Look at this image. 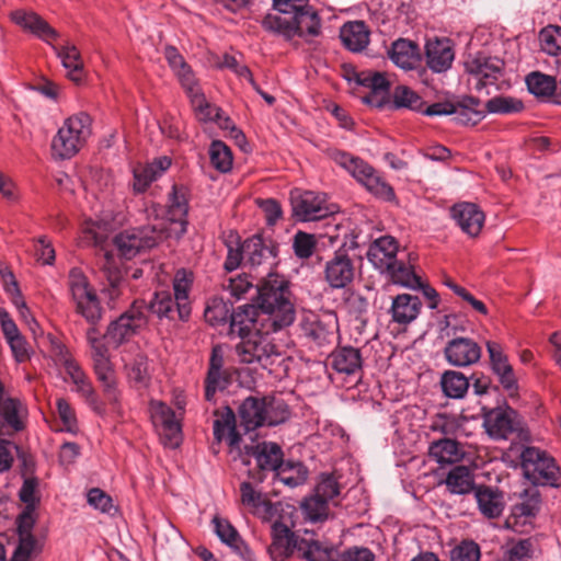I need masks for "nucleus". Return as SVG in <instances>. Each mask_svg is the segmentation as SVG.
<instances>
[{
  "label": "nucleus",
  "instance_id": "49",
  "mask_svg": "<svg viewBox=\"0 0 561 561\" xmlns=\"http://www.w3.org/2000/svg\"><path fill=\"white\" fill-rule=\"evenodd\" d=\"M526 84L530 93L536 96L552 95L557 88L556 79L551 76L535 71L526 77Z\"/></svg>",
  "mask_w": 561,
  "mask_h": 561
},
{
  "label": "nucleus",
  "instance_id": "62",
  "mask_svg": "<svg viewBox=\"0 0 561 561\" xmlns=\"http://www.w3.org/2000/svg\"><path fill=\"white\" fill-rule=\"evenodd\" d=\"M232 312L229 316V310L222 301L214 300L210 305H208L205 309L204 317L205 320L211 325H219L221 323H226L228 319L231 320Z\"/></svg>",
  "mask_w": 561,
  "mask_h": 561
},
{
  "label": "nucleus",
  "instance_id": "52",
  "mask_svg": "<svg viewBox=\"0 0 561 561\" xmlns=\"http://www.w3.org/2000/svg\"><path fill=\"white\" fill-rule=\"evenodd\" d=\"M276 477L285 485L296 488L306 482L307 469L300 462L288 463L285 467L282 465L280 468L276 470Z\"/></svg>",
  "mask_w": 561,
  "mask_h": 561
},
{
  "label": "nucleus",
  "instance_id": "45",
  "mask_svg": "<svg viewBox=\"0 0 561 561\" xmlns=\"http://www.w3.org/2000/svg\"><path fill=\"white\" fill-rule=\"evenodd\" d=\"M297 552L307 561H335L333 549L323 547L316 540L299 539Z\"/></svg>",
  "mask_w": 561,
  "mask_h": 561
},
{
  "label": "nucleus",
  "instance_id": "43",
  "mask_svg": "<svg viewBox=\"0 0 561 561\" xmlns=\"http://www.w3.org/2000/svg\"><path fill=\"white\" fill-rule=\"evenodd\" d=\"M383 274H387L393 284L402 287L411 289L422 287L421 280L413 272L412 267L402 261L397 260L393 266Z\"/></svg>",
  "mask_w": 561,
  "mask_h": 561
},
{
  "label": "nucleus",
  "instance_id": "63",
  "mask_svg": "<svg viewBox=\"0 0 561 561\" xmlns=\"http://www.w3.org/2000/svg\"><path fill=\"white\" fill-rule=\"evenodd\" d=\"M87 501L90 506L101 513L111 514L112 511H115L112 497L99 488H93L88 492Z\"/></svg>",
  "mask_w": 561,
  "mask_h": 561
},
{
  "label": "nucleus",
  "instance_id": "36",
  "mask_svg": "<svg viewBox=\"0 0 561 561\" xmlns=\"http://www.w3.org/2000/svg\"><path fill=\"white\" fill-rule=\"evenodd\" d=\"M483 426L494 439H505L514 430L511 413L502 409L486 412L483 417Z\"/></svg>",
  "mask_w": 561,
  "mask_h": 561
},
{
  "label": "nucleus",
  "instance_id": "57",
  "mask_svg": "<svg viewBox=\"0 0 561 561\" xmlns=\"http://www.w3.org/2000/svg\"><path fill=\"white\" fill-rule=\"evenodd\" d=\"M486 108L490 113L511 114L522 111L523 103L511 96H497L488 101Z\"/></svg>",
  "mask_w": 561,
  "mask_h": 561
},
{
  "label": "nucleus",
  "instance_id": "3",
  "mask_svg": "<svg viewBox=\"0 0 561 561\" xmlns=\"http://www.w3.org/2000/svg\"><path fill=\"white\" fill-rule=\"evenodd\" d=\"M259 294L257 318L262 325L270 324L278 331L295 321L296 312L291 301L288 282L277 275L268 274L267 278L256 288Z\"/></svg>",
  "mask_w": 561,
  "mask_h": 561
},
{
  "label": "nucleus",
  "instance_id": "13",
  "mask_svg": "<svg viewBox=\"0 0 561 561\" xmlns=\"http://www.w3.org/2000/svg\"><path fill=\"white\" fill-rule=\"evenodd\" d=\"M150 415L154 426L160 428L164 445L176 448L181 443V425L173 410L161 401H151Z\"/></svg>",
  "mask_w": 561,
  "mask_h": 561
},
{
  "label": "nucleus",
  "instance_id": "23",
  "mask_svg": "<svg viewBox=\"0 0 561 561\" xmlns=\"http://www.w3.org/2000/svg\"><path fill=\"white\" fill-rule=\"evenodd\" d=\"M358 84L368 88L370 94L363 98V101L369 105L381 107L389 94L390 82L381 72L362 71L356 75Z\"/></svg>",
  "mask_w": 561,
  "mask_h": 561
},
{
  "label": "nucleus",
  "instance_id": "24",
  "mask_svg": "<svg viewBox=\"0 0 561 561\" xmlns=\"http://www.w3.org/2000/svg\"><path fill=\"white\" fill-rule=\"evenodd\" d=\"M451 217L459 228L470 237H477L484 224V214L472 203H459L453 206Z\"/></svg>",
  "mask_w": 561,
  "mask_h": 561
},
{
  "label": "nucleus",
  "instance_id": "4",
  "mask_svg": "<svg viewBox=\"0 0 561 561\" xmlns=\"http://www.w3.org/2000/svg\"><path fill=\"white\" fill-rule=\"evenodd\" d=\"M160 211L161 208L152 205L147 209L148 219L151 220L153 218L151 224L141 228L125 230L115 237L114 244L122 256L131 259L139 251L151 249L170 237L165 220L159 218Z\"/></svg>",
  "mask_w": 561,
  "mask_h": 561
},
{
  "label": "nucleus",
  "instance_id": "39",
  "mask_svg": "<svg viewBox=\"0 0 561 561\" xmlns=\"http://www.w3.org/2000/svg\"><path fill=\"white\" fill-rule=\"evenodd\" d=\"M446 486L453 494H467L474 490L473 476L468 467L456 466L447 474Z\"/></svg>",
  "mask_w": 561,
  "mask_h": 561
},
{
  "label": "nucleus",
  "instance_id": "53",
  "mask_svg": "<svg viewBox=\"0 0 561 561\" xmlns=\"http://www.w3.org/2000/svg\"><path fill=\"white\" fill-rule=\"evenodd\" d=\"M93 367L99 381L104 388V391L114 398L116 380L110 357L93 362Z\"/></svg>",
  "mask_w": 561,
  "mask_h": 561
},
{
  "label": "nucleus",
  "instance_id": "19",
  "mask_svg": "<svg viewBox=\"0 0 561 561\" xmlns=\"http://www.w3.org/2000/svg\"><path fill=\"white\" fill-rule=\"evenodd\" d=\"M444 353L447 362L456 367L472 365L481 357L480 346L468 337L451 340L446 345Z\"/></svg>",
  "mask_w": 561,
  "mask_h": 561
},
{
  "label": "nucleus",
  "instance_id": "18",
  "mask_svg": "<svg viewBox=\"0 0 561 561\" xmlns=\"http://www.w3.org/2000/svg\"><path fill=\"white\" fill-rule=\"evenodd\" d=\"M486 351L490 357L491 369L496 375L500 383L511 394L515 393L517 391V379L502 346L496 342L488 341Z\"/></svg>",
  "mask_w": 561,
  "mask_h": 561
},
{
  "label": "nucleus",
  "instance_id": "48",
  "mask_svg": "<svg viewBox=\"0 0 561 561\" xmlns=\"http://www.w3.org/2000/svg\"><path fill=\"white\" fill-rule=\"evenodd\" d=\"M211 165L219 172H229L232 168V153L230 148L221 140H214L209 147Z\"/></svg>",
  "mask_w": 561,
  "mask_h": 561
},
{
  "label": "nucleus",
  "instance_id": "31",
  "mask_svg": "<svg viewBox=\"0 0 561 561\" xmlns=\"http://www.w3.org/2000/svg\"><path fill=\"white\" fill-rule=\"evenodd\" d=\"M294 511L291 505L267 500L255 516L263 523L270 524L271 530H275L276 526L294 527Z\"/></svg>",
  "mask_w": 561,
  "mask_h": 561
},
{
  "label": "nucleus",
  "instance_id": "16",
  "mask_svg": "<svg viewBox=\"0 0 561 561\" xmlns=\"http://www.w3.org/2000/svg\"><path fill=\"white\" fill-rule=\"evenodd\" d=\"M187 211V190L184 186L173 185L169 197L168 219H164L170 236L172 231H174L176 237L185 232Z\"/></svg>",
  "mask_w": 561,
  "mask_h": 561
},
{
  "label": "nucleus",
  "instance_id": "14",
  "mask_svg": "<svg viewBox=\"0 0 561 561\" xmlns=\"http://www.w3.org/2000/svg\"><path fill=\"white\" fill-rule=\"evenodd\" d=\"M300 328L305 336L318 345H322L329 343L334 336L337 329V319L333 312L322 314L309 312L302 317Z\"/></svg>",
  "mask_w": 561,
  "mask_h": 561
},
{
  "label": "nucleus",
  "instance_id": "28",
  "mask_svg": "<svg viewBox=\"0 0 561 561\" xmlns=\"http://www.w3.org/2000/svg\"><path fill=\"white\" fill-rule=\"evenodd\" d=\"M390 60L403 70H412L421 61V51L419 46L409 39L399 38L392 43L388 51Z\"/></svg>",
  "mask_w": 561,
  "mask_h": 561
},
{
  "label": "nucleus",
  "instance_id": "64",
  "mask_svg": "<svg viewBox=\"0 0 561 561\" xmlns=\"http://www.w3.org/2000/svg\"><path fill=\"white\" fill-rule=\"evenodd\" d=\"M451 561H479L480 548L473 541H463L451 550Z\"/></svg>",
  "mask_w": 561,
  "mask_h": 561
},
{
  "label": "nucleus",
  "instance_id": "35",
  "mask_svg": "<svg viewBox=\"0 0 561 561\" xmlns=\"http://www.w3.org/2000/svg\"><path fill=\"white\" fill-rule=\"evenodd\" d=\"M344 46L354 53H359L369 44V30L363 21L345 23L340 31Z\"/></svg>",
  "mask_w": 561,
  "mask_h": 561
},
{
  "label": "nucleus",
  "instance_id": "22",
  "mask_svg": "<svg viewBox=\"0 0 561 561\" xmlns=\"http://www.w3.org/2000/svg\"><path fill=\"white\" fill-rule=\"evenodd\" d=\"M425 56L428 68L436 73L447 71L455 59L451 43L447 38L427 41Z\"/></svg>",
  "mask_w": 561,
  "mask_h": 561
},
{
  "label": "nucleus",
  "instance_id": "40",
  "mask_svg": "<svg viewBox=\"0 0 561 561\" xmlns=\"http://www.w3.org/2000/svg\"><path fill=\"white\" fill-rule=\"evenodd\" d=\"M444 394L451 399H462L470 387L468 378L460 371L446 370L440 378Z\"/></svg>",
  "mask_w": 561,
  "mask_h": 561
},
{
  "label": "nucleus",
  "instance_id": "29",
  "mask_svg": "<svg viewBox=\"0 0 561 561\" xmlns=\"http://www.w3.org/2000/svg\"><path fill=\"white\" fill-rule=\"evenodd\" d=\"M291 527L276 526L271 530L272 543L268 547V554L273 561H284L294 550L298 551V541L290 530Z\"/></svg>",
  "mask_w": 561,
  "mask_h": 561
},
{
  "label": "nucleus",
  "instance_id": "51",
  "mask_svg": "<svg viewBox=\"0 0 561 561\" xmlns=\"http://www.w3.org/2000/svg\"><path fill=\"white\" fill-rule=\"evenodd\" d=\"M267 500V495L254 489L250 482L243 481L240 484V501L254 516Z\"/></svg>",
  "mask_w": 561,
  "mask_h": 561
},
{
  "label": "nucleus",
  "instance_id": "15",
  "mask_svg": "<svg viewBox=\"0 0 561 561\" xmlns=\"http://www.w3.org/2000/svg\"><path fill=\"white\" fill-rule=\"evenodd\" d=\"M124 221L123 214H114L111 209H103L96 218L84 221L82 232L87 243L101 245L108 233Z\"/></svg>",
  "mask_w": 561,
  "mask_h": 561
},
{
  "label": "nucleus",
  "instance_id": "27",
  "mask_svg": "<svg viewBox=\"0 0 561 561\" xmlns=\"http://www.w3.org/2000/svg\"><path fill=\"white\" fill-rule=\"evenodd\" d=\"M193 274L186 270H179L173 278L174 300L178 319L187 321L191 316L190 293L193 285Z\"/></svg>",
  "mask_w": 561,
  "mask_h": 561
},
{
  "label": "nucleus",
  "instance_id": "21",
  "mask_svg": "<svg viewBox=\"0 0 561 561\" xmlns=\"http://www.w3.org/2000/svg\"><path fill=\"white\" fill-rule=\"evenodd\" d=\"M398 253V243L393 237L383 236L376 239L367 252L368 261L373 266L383 274L396 263Z\"/></svg>",
  "mask_w": 561,
  "mask_h": 561
},
{
  "label": "nucleus",
  "instance_id": "42",
  "mask_svg": "<svg viewBox=\"0 0 561 561\" xmlns=\"http://www.w3.org/2000/svg\"><path fill=\"white\" fill-rule=\"evenodd\" d=\"M103 271L108 282V288L106 294L110 300H115L121 295V289L124 284V277L122 270L116 265L113 254L104 253Z\"/></svg>",
  "mask_w": 561,
  "mask_h": 561
},
{
  "label": "nucleus",
  "instance_id": "41",
  "mask_svg": "<svg viewBox=\"0 0 561 561\" xmlns=\"http://www.w3.org/2000/svg\"><path fill=\"white\" fill-rule=\"evenodd\" d=\"M243 263L251 267L261 265L272 255V250L263 244L259 237H253L242 244Z\"/></svg>",
  "mask_w": 561,
  "mask_h": 561
},
{
  "label": "nucleus",
  "instance_id": "25",
  "mask_svg": "<svg viewBox=\"0 0 561 561\" xmlns=\"http://www.w3.org/2000/svg\"><path fill=\"white\" fill-rule=\"evenodd\" d=\"M329 363L337 374L360 377L363 359L358 348L340 347L331 353Z\"/></svg>",
  "mask_w": 561,
  "mask_h": 561
},
{
  "label": "nucleus",
  "instance_id": "46",
  "mask_svg": "<svg viewBox=\"0 0 561 561\" xmlns=\"http://www.w3.org/2000/svg\"><path fill=\"white\" fill-rule=\"evenodd\" d=\"M213 524L215 533L222 543L236 552L242 551L244 542L229 520L216 516L213 519Z\"/></svg>",
  "mask_w": 561,
  "mask_h": 561
},
{
  "label": "nucleus",
  "instance_id": "44",
  "mask_svg": "<svg viewBox=\"0 0 561 561\" xmlns=\"http://www.w3.org/2000/svg\"><path fill=\"white\" fill-rule=\"evenodd\" d=\"M479 102L476 99L467 101L454 106V119L461 125L474 126L484 118V112L478 108Z\"/></svg>",
  "mask_w": 561,
  "mask_h": 561
},
{
  "label": "nucleus",
  "instance_id": "32",
  "mask_svg": "<svg viewBox=\"0 0 561 561\" xmlns=\"http://www.w3.org/2000/svg\"><path fill=\"white\" fill-rule=\"evenodd\" d=\"M421 300L417 296L401 294L392 299L390 313L392 321L398 324H409L414 321L421 310Z\"/></svg>",
  "mask_w": 561,
  "mask_h": 561
},
{
  "label": "nucleus",
  "instance_id": "11",
  "mask_svg": "<svg viewBox=\"0 0 561 561\" xmlns=\"http://www.w3.org/2000/svg\"><path fill=\"white\" fill-rule=\"evenodd\" d=\"M469 75V83L477 90L492 85L502 73L503 62L495 57L478 54L465 62Z\"/></svg>",
  "mask_w": 561,
  "mask_h": 561
},
{
  "label": "nucleus",
  "instance_id": "33",
  "mask_svg": "<svg viewBox=\"0 0 561 561\" xmlns=\"http://www.w3.org/2000/svg\"><path fill=\"white\" fill-rule=\"evenodd\" d=\"M70 80L79 83L83 79V61L76 45L67 42L60 47L51 46Z\"/></svg>",
  "mask_w": 561,
  "mask_h": 561
},
{
  "label": "nucleus",
  "instance_id": "17",
  "mask_svg": "<svg viewBox=\"0 0 561 561\" xmlns=\"http://www.w3.org/2000/svg\"><path fill=\"white\" fill-rule=\"evenodd\" d=\"M354 274V264L345 252H335L324 265V279L333 289L345 288L352 283Z\"/></svg>",
  "mask_w": 561,
  "mask_h": 561
},
{
  "label": "nucleus",
  "instance_id": "12",
  "mask_svg": "<svg viewBox=\"0 0 561 561\" xmlns=\"http://www.w3.org/2000/svg\"><path fill=\"white\" fill-rule=\"evenodd\" d=\"M146 317L144 312L134 305L128 311L114 320L107 327L104 339L107 344L114 348L127 343L139 328L145 325Z\"/></svg>",
  "mask_w": 561,
  "mask_h": 561
},
{
  "label": "nucleus",
  "instance_id": "7",
  "mask_svg": "<svg viewBox=\"0 0 561 561\" xmlns=\"http://www.w3.org/2000/svg\"><path fill=\"white\" fill-rule=\"evenodd\" d=\"M262 26L264 30L279 34L286 38H291L295 35L316 37L321 32L320 18L310 5L289 18L278 14H266L262 20Z\"/></svg>",
  "mask_w": 561,
  "mask_h": 561
},
{
  "label": "nucleus",
  "instance_id": "61",
  "mask_svg": "<svg viewBox=\"0 0 561 561\" xmlns=\"http://www.w3.org/2000/svg\"><path fill=\"white\" fill-rule=\"evenodd\" d=\"M394 104L397 107H408L412 111H422L423 107L421 98L405 87H400L396 90Z\"/></svg>",
  "mask_w": 561,
  "mask_h": 561
},
{
  "label": "nucleus",
  "instance_id": "59",
  "mask_svg": "<svg viewBox=\"0 0 561 561\" xmlns=\"http://www.w3.org/2000/svg\"><path fill=\"white\" fill-rule=\"evenodd\" d=\"M228 376L222 370H208L205 380V398L213 401L218 391H222L228 386Z\"/></svg>",
  "mask_w": 561,
  "mask_h": 561
},
{
  "label": "nucleus",
  "instance_id": "56",
  "mask_svg": "<svg viewBox=\"0 0 561 561\" xmlns=\"http://www.w3.org/2000/svg\"><path fill=\"white\" fill-rule=\"evenodd\" d=\"M26 31L47 44H51L53 41L59 37L58 32L37 13H34L32 22L27 25Z\"/></svg>",
  "mask_w": 561,
  "mask_h": 561
},
{
  "label": "nucleus",
  "instance_id": "34",
  "mask_svg": "<svg viewBox=\"0 0 561 561\" xmlns=\"http://www.w3.org/2000/svg\"><path fill=\"white\" fill-rule=\"evenodd\" d=\"M59 360L72 381L75 391L92 403L94 401V391L80 365L67 353L61 354Z\"/></svg>",
  "mask_w": 561,
  "mask_h": 561
},
{
  "label": "nucleus",
  "instance_id": "50",
  "mask_svg": "<svg viewBox=\"0 0 561 561\" xmlns=\"http://www.w3.org/2000/svg\"><path fill=\"white\" fill-rule=\"evenodd\" d=\"M540 48L543 53L559 57L561 56V26L549 25L539 33Z\"/></svg>",
  "mask_w": 561,
  "mask_h": 561
},
{
  "label": "nucleus",
  "instance_id": "30",
  "mask_svg": "<svg viewBox=\"0 0 561 561\" xmlns=\"http://www.w3.org/2000/svg\"><path fill=\"white\" fill-rule=\"evenodd\" d=\"M474 497L480 513L489 518H497L504 511L505 500L503 493L491 486H477Z\"/></svg>",
  "mask_w": 561,
  "mask_h": 561
},
{
  "label": "nucleus",
  "instance_id": "38",
  "mask_svg": "<svg viewBox=\"0 0 561 561\" xmlns=\"http://www.w3.org/2000/svg\"><path fill=\"white\" fill-rule=\"evenodd\" d=\"M428 453L439 465L457 462L463 456L458 443L449 438L432 443Z\"/></svg>",
  "mask_w": 561,
  "mask_h": 561
},
{
  "label": "nucleus",
  "instance_id": "1",
  "mask_svg": "<svg viewBox=\"0 0 561 561\" xmlns=\"http://www.w3.org/2000/svg\"><path fill=\"white\" fill-rule=\"evenodd\" d=\"M257 310L253 305L239 307L231 316V329L237 331L240 342L234 347L237 360L242 364H257L266 368L278 356L272 342L270 324H261Z\"/></svg>",
  "mask_w": 561,
  "mask_h": 561
},
{
  "label": "nucleus",
  "instance_id": "2",
  "mask_svg": "<svg viewBox=\"0 0 561 561\" xmlns=\"http://www.w3.org/2000/svg\"><path fill=\"white\" fill-rule=\"evenodd\" d=\"M69 289L76 305L77 312L92 324L87 330L85 337L91 350L92 360H101L110 357L107 341L104 342L100 332L94 327L102 318V307L94 288L90 285L83 272L73 267L69 272Z\"/></svg>",
  "mask_w": 561,
  "mask_h": 561
},
{
  "label": "nucleus",
  "instance_id": "26",
  "mask_svg": "<svg viewBox=\"0 0 561 561\" xmlns=\"http://www.w3.org/2000/svg\"><path fill=\"white\" fill-rule=\"evenodd\" d=\"M245 454L252 456L261 470L276 471L283 465L282 448L272 442H262L245 446Z\"/></svg>",
  "mask_w": 561,
  "mask_h": 561
},
{
  "label": "nucleus",
  "instance_id": "5",
  "mask_svg": "<svg viewBox=\"0 0 561 561\" xmlns=\"http://www.w3.org/2000/svg\"><path fill=\"white\" fill-rule=\"evenodd\" d=\"M332 159L376 198L385 202L394 201L392 186L368 162L345 151L333 152Z\"/></svg>",
  "mask_w": 561,
  "mask_h": 561
},
{
  "label": "nucleus",
  "instance_id": "10",
  "mask_svg": "<svg viewBox=\"0 0 561 561\" xmlns=\"http://www.w3.org/2000/svg\"><path fill=\"white\" fill-rule=\"evenodd\" d=\"M291 206L294 216L302 221L319 220L337 211L335 205L328 204L324 194L312 191H293Z\"/></svg>",
  "mask_w": 561,
  "mask_h": 561
},
{
  "label": "nucleus",
  "instance_id": "9",
  "mask_svg": "<svg viewBox=\"0 0 561 561\" xmlns=\"http://www.w3.org/2000/svg\"><path fill=\"white\" fill-rule=\"evenodd\" d=\"M522 467L528 480L536 484L556 485L558 467L546 451L525 447L520 454Z\"/></svg>",
  "mask_w": 561,
  "mask_h": 561
},
{
  "label": "nucleus",
  "instance_id": "6",
  "mask_svg": "<svg viewBox=\"0 0 561 561\" xmlns=\"http://www.w3.org/2000/svg\"><path fill=\"white\" fill-rule=\"evenodd\" d=\"M91 123L83 112L66 118L51 140L53 156L66 160L77 154L91 135Z\"/></svg>",
  "mask_w": 561,
  "mask_h": 561
},
{
  "label": "nucleus",
  "instance_id": "37",
  "mask_svg": "<svg viewBox=\"0 0 561 561\" xmlns=\"http://www.w3.org/2000/svg\"><path fill=\"white\" fill-rule=\"evenodd\" d=\"M214 435L218 442L225 439L231 448H239L241 438L236 428L234 414L230 409L220 419L215 420Z\"/></svg>",
  "mask_w": 561,
  "mask_h": 561
},
{
  "label": "nucleus",
  "instance_id": "20",
  "mask_svg": "<svg viewBox=\"0 0 561 561\" xmlns=\"http://www.w3.org/2000/svg\"><path fill=\"white\" fill-rule=\"evenodd\" d=\"M540 495L537 491L526 492L522 501L512 507V513L505 522V526L513 530L531 525V520L540 511Z\"/></svg>",
  "mask_w": 561,
  "mask_h": 561
},
{
  "label": "nucleus",
  "instance_id": "47",
  "mask_svg": "<svg viewBox=\"0 0 561 561\" xmlns=\"http://www.w3.org/2000/svg\"><path fill=\"white\" fill-rule=\"evenodd\" d=\"M149 309L160 319L175 320L178 318L175 300L169 290L157 291L150 301Z\"/></svg>",
  "mask_w": 561,
  "mask_h": 561
},
{
  "label": "nucleus",
  "instance_id": "8",
  "mask_svg": "<svg viewBox=\"0 0 561 561\" xmlns=\"http://www.w3.org/2000/svg\"><path fill=\"white\" fill-rule=\"evenodd\" d=\"M288 416L286 405L282 401L247 398L239 408L240 425L245 432L267 425L283 423Z\"/></svg>",
  "mask_w": 561,
  "mask_h": 561
},
{
  "label": "nucleus",
  "instance_id": "58",
  "mask_svg": "<svg viewBox=\"0 0 561 561\" xmlns=\"http://www.w3.org/2000/svg\"><path fill=\"white\" fill-rule=\"evenodd\" d=\"M191 103L197 118L202 122H215L221 111L219 107L208 103L204 93L194 94V99L191 100Z\"/></svg>",
  "mask_w": 561,
  "mask_h": 561
},
{
  "label": "nucleus",
  "instance_id": "55",
  "mask_svg": "<svg viewBox=\"0 0 561 561\" xmlns=\"http://www.w3.org/2000/svg\"><path fill=\"white\" fill-rule=\"evenodd\" d=\"M222 288L236 300L245 298V295L253 289V283L247 275L230 277L224 282Z\"/></svg>",
  "mask_w": 561,
  "mask_h": 561
},
{
  "label": "nucleus",
  "instance_id": "54",
  "mask_svg": "<svg viewBox=\"0 0 561 561\" xmlns=\"http://www.w3.org/2000/svg\"><path fill=\"white\" fill-rule=\"evenodd\" d=\"M328 502L312 494L301 503V510L310 522H320L328 517Z\"/></svg>",
  "mask_w": 561,
  "mask_h": 561
},
{
  "label": "nucleus",
  "instance_id": "60",
  "mask_svg": "<svg viewBox=\"0 0 561 561\" xmlns=\"http://www.w3.org/2000/svg\"><path fill=\"white\" fill-rule=\"evenodd\" d=\"M56 412L61 422V427L59 428V431L73 434L77 433L78 426L75 412L65 399H57Z\"/></svg>",
  "mask_w": 561,
  "mask_h": 561
}]
</instances>
